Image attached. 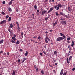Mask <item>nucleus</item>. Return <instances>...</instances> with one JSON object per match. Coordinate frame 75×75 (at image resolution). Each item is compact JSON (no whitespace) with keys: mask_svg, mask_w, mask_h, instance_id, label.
<instances>
[{"mask_svg":"<svg viewBox=\"0 0 75 75\" xmlns=\"http://www.w3.org/2000/svg\"><path fill=\"white\" fill-rule=\"evenodd\" d=\"M2 3H3V4H5V3H6V2L4 1H3L2 2Z\"/></svg>","mask_w":75,"mask_h":75,"instance_id":"obj_41","label":"nucleus"},{"mask_svg":"<svg viewBox=\"0 0 75 75\" xmlns=\"http://www.w3.org/2000/svg\"><path fill=\"white\" fill-rule=\"evenodd\" d=\"M67 55H68V56H69V55H70V54L69 53H68L67 54Z\"/></svg>","mask_w":75,"mask_h":75,"instance_id":"obj_59","label":"nucleus"},{"mask_svg":"<svg viewBox=\"0 0 75 75\" xmlns=\"http://www.w3.org/2000/svg\"><path fill=\"white\" fill-rule=\"evenodd\" d=\"M19 43H20V41L18 40H17L16 41V44H19Z\"/></svg>","mask_w":75,"mask_h":75,"instance_id":"obj_19","label":"nucleus"},{"mask_svg":"<svg viewBox=\"0 0 75 75\" xmlns=\"http://www.w3.org/2000/svg\"><path fill=\"white\" fill-rule=\"evenodd\" d=\"M57 64H58L57 63H55V65H57Z\"/></svg>","mask_w":75,"mask_h":75,"instance_id":"obj_60","label":"nucleus"},{"mask_svg":"<svg viewBox=\"0 0 75 75\" xmlns=\"http://www.w3.org/2000/svg\"><path fill=\"white\" fill-rule=\"evenodd\" d=\"M6 54H6V52H4V55H6Z\"/></svg>","mask_w":75,"mask_h":75,"instance_id":"obj_46","label":"nucleus"},{"mask_svg":"<svg viewBox=\"0 0 75 75\" xmlns=\"http://www.w3.org/2000/svg\"><path fill=\"white\" fill-rule=\"evenodd\" d=\"M72 44H74V41H72Z\"/></svg>","mask_w":75,"mask_h":75,"instance_id":"obj_64","label":"nucleus"},{"mask_svg":"<svg viewBox=\"0 0 75 75\" xmlns=\"http://www.w3.org/2000/svg\"><path fill=\"white\" fill-rule=\"evenodd\" d=\"M64 72V70H63V69H62L61 71V72L60 73V75H62V74H63V72Z\"/></svg>","mask_w":75,"mask_h":75,"instance_id":"obj_11","label":"nucleus"},{"mask_svg":"<svg viewBox=\"0 0 75 75\" xmlns=\"http://www.w3.org/2000/svg\"><path fill=\"white\" fill-rule=\"evenodd\" d=\"M9 17V16L8 15H7L6 16V19L8 18Z\"/></svg>","mask_w":75,"mask_h":75,"instance_id":"obj_37","label":"nucleus"},{"mask_svg":"<svg viewBox=\"0 0 75 75\" xmlns=\"http://www.w3.org/2000/svg\"><path fill=\"white\" fill-rule=\"evenodd\" d=\"M20 62V60L19 59L18 60V62Z\"/></svg>","mask_w":75,"mask_h":75,"instance_id":"obj_50","label":"nucleus"},{"mask_svg":"<svg viewBox=\"0 0 75 75\" xmlns=\"http://www.w3.org/2000/svg\"><path fill=\"white\" fill-rule=\"evenodd\" d=\"M20 51H21V52H22V51H23V50L21 49H20Z\"/></svg>","mask_w":75,"mask_h":75,"instance_id":"obj_54","label":"nucleus"},{"mask_svg":"<svg viewBox=\"0 0 75 75\" xmlns=\"http://www.w3.org/2000/svg\"><path fill=\"white\" fill-rule=\"evenodd\" d=\"M4 42V40H1V41H0V44H2V43H3V42Z\"/></svg>","mask_w":75,"mask_h":75,"instance_id":"obj_15","label":"nucleus"},{"mask_svg":"<svg viewBox=\"0 0 75 75\" xmlns=\"http://www.w3.org/2000/svg\"><path fill=\"white\" fill-rule=\"evenodd\" d=\"M16 24L17 25V26L19 25V24H18V23L17 22H16Z\"/></svg>","mask_w":75,"mask_h":75,"instance_id":"obj_40","label":"nucleus"},{"mask_svg":"<svg viewBox=\"0 0 75 75\" xmlns=\"http://www.w3.org/2000/svg\"><path fill=\"white\" fill-rule=\"evenodd\" d=\"M11 42H12V43H13V44H15V43H16V42L14 41L13 40H11Z\"/></svg>","mask_w":75,"mask_h":75,"instance_id":"obj_27","label":"nucleus"},{"mask_svg":"<svg viewBox=\"0 0 75 75\" xmlns=\"http://www.w3.org/2000/svg\"><path fill=\"white\" fill-rule=\"evenodd\" d=\"M67 42H68V44H69L70 43V42H69V41L68 40L67 41Z\"/></svg>","mask_w":75,"mask_h":75,"instance_id":"obj_56","label":"nucleus"},{"mask_svg":"<svg viewBox=\"0 0 75 75\" xmlns=\"http://www.w3.org/2000/svg\"><path fill=\"white\" fill-rule=\"evenodd\" d=\"M43 53H44V54H45V55H47V53H46V52H44V51L43 52Z\"/></svg>","mask_w":75,"mask_h":75,"instance_id":"obj_44","label":"nucleus"},{"mask_svg":"<svg viewBox=\"0 0 75 75\" xmlns=\"http://www.w3.org/2000/svg\"><path fill=\"white\" fill-rule=\"evenodd\" d=\"M12 74L15 75V71L14 70H13L12 73Z\"/></svg>","mask_w":75,"mask_h":75,"instance_id":"obj_24","label":"nucleus"},{"mask_svg":"<svg viewBox=\"0 0 75 75\" xmlns=\"http://www.w3.org/2000/svg\"><path fill=\"white\" fill-rule=\"evenodd\" d=\"M13 37H16V35H13Z\"/></svg>","mask_w":75,"mask_h":75,"instance_id":"obj_57","label":"nucleus"},{"mask_svg":"<svg viewBox=\"0 0 75 75\" xmlns=\"http://www.w3.org/2000/svg\"><path fill=\"white\" fill-rule=\"evenodd\" d=\"M41 73L42 74V75H44V71H41Z\"/></svg>","mask_w":75,"mask_h":75,"instance_id":"obj_33","label":"nucleus"},{"mask_svg":"<svg viewBox=\"0 0 75 75\" xmlns=\"http://www.w3.org/2000/svg\"><path fill=\"white\" fill-rule=\"evenodd\" d=\"M74 44H72L71 45V46L72 47H74Z\"/></svg>","mask_w":75,"mask_h":75,"instance_id":"obj_43","label":"nucleus"},{"mask_svg":"<svg viewBox=\"0 0 75 75\" xmlns=\"http://www.w3.org/2000/svg\"><path fill=\"white\" fill-rule=\"evenodd\" d=\"M48 40L49 41H50V38H48V37L46 36L45 39V41L46 43H48V40Z\"/></svg>","mask_w":75,"mask_h":75,"instance_id":"obj_3","label":"nucleus"},{"mask_svg":"<svg viewBox=\"0 0 75 75\" xmlns=\"http://www.w3.org/2000/svg\"><path fill=\"white\" fill-rule=\"evenodd\" d=\"M48 0H45V3H46V2H47V1H48Z\"/></svg>","mask_w":75,"mask_h":75,"instance_id":"obj_62","label":"nucleus"},{"mask_svg":"<svg viewBox=\"0 0 75 75\" xmlns=\"http://www.w3.org/2000/svg\"><path fill=\"white\" fill-rule=\"evenodd\" d=\"M68 10L69 11H72V9H71V8H70V7L68 6Z\"/></svg>","mask_w":75,"mask_h":75,"instance_id":"obj_10","label":"nucleus"},{"mask_svg":"<svg viewBox=\"0 0 75 75\" xmlns=\"http://www.w3.org/2000/svg\"><path fill=\"white\" fill-rule=\"evenodd\" d=\"M54 10V8L53 7L51 8H50V9L49 11H48V13H50V12H51V11H52V10Z\"/></svg>","mask_w":75,"mask_h":75,"instance_id":"obj_6","label":"nucleus"},{"mask_svg":"<svg viewBox=\"0 0 75 75\" xmlns=\"http://www.w3.org/2000/svg\"><path fill=\"white\" fill-rule=\"evenodd\" d=\"M49 66H50V67H51V68H52V67H53V66L52 65H49Z\"/></svg>","mask_w":75,"mask_h":75,"instance_id":"obj_52","label":"nucleus"},{"mask_svg":"<svg viewBox=\"0 0 75 75\" xmlns=\"http://www.w3.org/2000/svg\"><path fill=\"white\" fill-rule=\"evenodd\" d=\"M13 25H12V24H10V27H11V28H13Z\"/></svg>","mask_w":75,"mask_h":75,"instance_id":"obj_20","label":"nucleus"},{"mask_svg":"<svg viewBox=\"0 0 75 75\" xmlns=\"http://www.w3.org/2000/svg\"><path fill=\"white\" fill-rule=\"evenodd\" d=\"M67 72L66 71L65 73L64 72L63 73V75H67Z\"/></svg>","mask_w":75,"mask_h":75,"instance_id":"obj_29","label":"nucleus"},{"mask_svg":"<svg viewBox=\"0 0 75 75\" xmlns=\"http://www.w3.org/2000/svg\"><path fill=\"white\" fill-rule=\"evenodd\" d=\"M7 54L8 56L9 55H10V53H9V52H7Z\"/></svg>","mask_w":75,"mask_h":75,"instance_id":"obj_49","label":"nucleus"},{"mask_svg":"<svg viewBox=\"0 0 75 75\" xmlns=\"http://www.w3.org/2000/svg\"><path fill=\"white\" fill-rule=\"evenodd\" d=\"M18 26L17 29L18 30H20V26L18 25V26Z\"/></svg>","mask_w":75,"mask_h":75,"instance_id":"obj_32","label":"nucleus"},{"mask_svg":"<svg viewBox=\"0 0 75 75\" xmlns=\"http://www.w3.org/2000/svg\"><path fill=\"white\" fill-rule=\"evenodd\" d=\"M8 31L10 32V33H11V30H10V29H9L8 30Z\"/></svg>","mask_w":75,"mask_h":75,"instance_id":"obj_48","label":"nucleus"},{"mask_svg":"<svg viewBox=\"0 0 75 75\" xmlns=\"http://www.w3.org/2000/svg\"><path fill=\"white\" fill-rule=\"evenodd\" d=\"M57 51H54V55H56V54H57Z\"/></svg>","mask_w":75,"mask_h":75,"instance_id":"obj_26","label":"nucleus"},{"mask_svg":"<svg viewBox=\"0 0 75 75\" xmlns=\"http://www.w3.org/2000/svg\"><path fill=\"white\" fill-rule=\"evenodd\" d=\"M39 11H40V10H39L38 9L37 10V13H39Z\"/></svg>","mask_w":75,"mask_h":75,"instance_id":"obj_51","label":"nucleus"},{"mask_svg":"<svg viewBox=\"0 0 75 75\" xmlns=\"http://www.w3.org/2000/svg\"><path fill=\"white\" fill-rule=\"evenodd\" d=\"M64 38L63 37H59L57 38V41H61L64 40Z\"/></svg>","mask_w":75,"mask_h":75,"instance_id":"obj_1","label":"nucleus"},{"mask_svg":"<svg viewBox=\"0 0 75 75\" xmlns=\"http://www.w3.org/2000/svg\"><path fill=\"white\" fill-rule=\"evenodd\" d=\"M54 8H57V5H54Z\"/></svg>","mask_w":75,"mask_h":75,"instance_id":"obj_39","label":"nucleus"},{"mask_svg":"<svg viewBox=\"0 0 75 75\" xmlns=\"http://www.w3.org/2000/svg\"><path fill=\"white\" fill-rule=\"evenodd\" d=\"M3 51H0V54H2V53H3Z\"/></svg>","mask_w":75,"mask_h":75,"instance_id":"obj_45","label":"nucleus"},{"mask_svg":"<svg viewBox=\"0 0 75 75\" xmlns=\"http://www.w3.org/2000/svg\"><path fill=\"white\" fill-rule=\"evenodd\" d=\"M27 55H28V52L26 51V53L25 54V56H27Z\"/></svg>","mask_w":75,"mask_h":75,"instance_id":"obj_31","label":"nucleus"},{"mask_svg":"<svg viewBox=\"0 0 75 75\" xmlns=\"http://www.w3.org/2000/svg\"><path fill=\"white\" fill-rule=\"evenodd\" d=\"M23 34H24V33H23V32H22L21 33V35L22 36V38H23Z\"/></svg>","mask_w":75,"mask_h":75,"instance_id":"obj_25","label":"nucleus"},{"mask_svg":"<svg viewBox=\"0 0 75 75\" xmlns=\"http://www.w3.org/2000/svg\"><path fill=\"white\" fill-rule=\"evenodd\" d=\"M42 38V37L41 36H39L38 38V39L39 40H41Z\"/></svg>","mask_w":75,"mask_h":75,"instance_id":"obj_13","label":"nucleus"},{"mask_svg":"<svg viewBox=\"0 0 75 75\" xmlns=\"http://www.w3.org/2000/svg\"><path fill=\"white\" fill-rule=\"evenodd\" d=\"M12 39L13 41H16V39L15 37H12Z\"/></svg>","mask_w":75,"mask_h":75,"instance_id":"obj_14","label":"nucleus"},{"mask_svg":"<svg viewBox=\"0 0 75 75\" xmlns=\"http://www.w3.org/2000/svg\"><path fill=\"white\" fill-rule=\"evenodd\" d=\"M47 12L46 11L44 10L42 11V15H44V14H45L46 13H47Z\"/></svg>","mask_w":75,"mask_h":75,"instance_id":"obj_5","label":"nucleus"},{"mask_svg":"<svg viewBox=\"0 0 75 75\" xmlns=\"http://www.w3.org/2000/svg\"><path fill=\"white\" fill-rule=\"evenodd\" d=\"M57 7L56 8L57 10H58L59 9V7H62V5H61V4H59L57 5Z\"/></svg>","mask_w":75,"mask_h":75,"instance_id":"obj_2","label":"nucleus"},{"mask_svg":"<svg viewBox=\"0 0 75 75\" xmlns=\"http://www.w3.org/2000/svg\"><path fill=\"white\" fill-rule=\"evenodd\" d=\"M58 23V22L56 21L54 23H53V26H55V25H56L57 24V23Z\"/></svg>","mask_w":75,"mask_h":75,"instance_id":"obj_9","label":"nucleus"},{"mask_svg":"<svg viewBox=\"0 0 75 75\" xmlns=\"http://www.w3.org/2000/svg\"><path fill=\"white\" fill-rule=\"evenodd\" d=\"M48 18H49V17L46 18H45V20L46 21H47Z\"/></svg>","mask_w":75,"mask_h":75,"instance_id":"obj_21","label":"nucleus"},{"mask_svg":"<svg viewBox=\"0 0 75 75\" xmlns=\"http://www.w3.org/2000/svg\"><path fill=\"white\" fill-rule=\"evenodd\" d=\"M13 2H12L11 1H10L9 3V5H10L12 4V3Z\"/></svg>","mask_w":75,"mask_h":75,"instance_id":"obj_23","label":"nucleus"},{"mask_svg":"<svg viewBox=\"0 0 75 75\" xmlns=\"http://www.w3.org/2000/svg\"><path fill=\"white\" fill-rule=\"evenodd\" d=\"M72 58V56H71L69 58V61L71 60V59Z\"/></svg>","mask_w":75,"mask_h":75,"instance_id":"obj_28","label":"nucleus"},{"mask_svg":"<svg viewBox=\"0 0 75 75\" xmlns=\"http://www.w3.org/2000/svg\"><path fill=\"white\" fill-rule=\"evenodd\" d=\"M61 23L62 25H64V24L65 25L66 24V21H62Z\"/></svg>","mask_w":75,"mask_h":75,"instance_id":"obj_4","label":"nucleus"},{"mask_svg":"<svg viewBox=\"0 0 75 75\" xmlns=\"http://www.w3.org/2000/svg\"><path fill=\"white\" fill-rule=\"evenodd\" d=\"M56 15L57 16H59V14H58V13L56 12L55 13Z\"/></svg>","mask_w":75,"mask_h":75,"instance_id":"obj_18","label":"nucleus"},{"mask_svg":"<svg viewBox=\"0 0 75 75\" xmlns=\"http://www.w3.org/2000/svg\"><path fill=\"white\" fill-rule=\"evenodd\" d=\"M75 67H74L72 69V71H75Z\"/></svg>","mask_w":75,"mask_h":75,"instance_id":"obj_42","label":"nucleus"},{"mask_svg":"<svg viewBox=\"0 0 75 75\" xmlns=\"http://www.w3.org/2000/svg\"><path fill=\"white\" fill-rule=\"evenodd\" d=\"M36 71V72H38V68L37 67Z\"/></svg>","mask_w":75,"mask_h":75,"instance_id":"obj_38","label":"nucleus"},{"mask_svg":"<svg viewBox=\"0 0 75 75\" xmlns=\"http://www.w3.org/2000/svg\"><path fill=\"white\" fill-rule=\"evenodd\" d=\"M67 40H68V41H69V40H71V38H67Z\"/></svg>","mask_w":75,"mask_h":75,"instance_id":"obj_36","label":"nucleus"},{"mask_svg":"<svg viewBox=\"0 0 75 75\" xmlns=\"http://www.w3.org/2000/svg\"><path fill=\"white\" fill-rule=\"evenodd\" d=\"M60 14H61V15H62V16H64V15H64V13H62V12H60Z\"/></svg>","mask_w":75,"mask_h":75,"instance_id":"obj_30","label":"nucleus"},{"mask_svg":"<svg viewBox=\"0 0 75 75\" xmlns=\"http://www.w3.org/2000/svg\"><path fill=\"white\" fill-rule=\"evenodd\" d=\"M33 38H37V36H34L33 37Z\"/></svg>","mask_w":75,"mask_h":75,"instance_id":"obj_63","label":"nucleus"},{"mask_svg":"<svg viewBox=\"0 0 75 75\" xmlns=\"http://www.w3.org/2000/svg\"><path fill=\"white\" fill-rule=\"evenodd\" d=\"M23 60L22 61V63H23L24 62V61L26 60V58H25V57H24V58H23Z\"/></svg>","mask_w":75,"mask_h":75,"instance_id":"obj_12","label":"nucleus"},{"mask_svg":"<svg viewBox=\"0 0 75 75\" xmlns=\"http://www.w3.org/2000/svg\"><path fill=\"white\" fill-rule=\"evenodd\" d=\"M35 9H37V5H35L34 6Z\"/></svg>","mask_w":75,"mask_h":75,"instance_id":"obj_35","label":"nucleus"},{"mask_svg":"<svg viewBox=\"0 0 75 75\" xmlns=\"http://www.w3.org/2000/svg\"><path fill=\"white\" fill-rule=\"evenodd\" d=\"M2 14H3V15H5V13L4 12H2Z\"/></svg>","mask_w":75,"mask_h":75,"instance_id":"obj_34","label":"nucleus"},{"mask_svg":"<svg viewBox=\"0 0 75 75\" xmlns=\"http://www.w3.org/2000/svg\"><path fill=\"white\" fill-rule=\"evenodd\" d=\"M46 47H47V45H45V46H44V48H46Z\"/></svg>","mask_w":75,"mask_h":75,"instance_id":"obj_47","label":"nucleus"},{"mask_svg":"<svg viewBox=\"0 0 75 75\" xmlns=\"http://www.w3.org/2000/svg\"><path fill=\"white\" fill-rule=\"evenodd\" d=\"M65 17H66V18H68V16H67V15H65Z\"/></svg>","mask_w":75,"mask_h":75,"instance_id":"obj_53","label":"nucleus"},{"mask_svg":"<svg viewBox=\"0 0 75 75\" xmlns=\"http://www.w3.org/2000/svg\"><path fill=\"white\" fill-rule=\"evenodd\" d=\"M60 35H61V36L62 37L63 36V38H66V36H65V35H64V34H62V33H60Z\"/></svg>","mask_w":75,"mask_h":75,"instance_id":"obj_8","label":"nucleus"},{"mask_svg":"<svg viewBox=\"0 0 75 75\" xmlns=\"http://www.w3.org/2000/svg\"><path fill=\"white\" fill-rule=\"evenodd\" d=\"M40 55H41V56H42V53H40Z\"/></svg>","mask_w":75,"mask_h":75,"instance_id":"obj_55","label":"nucleus"},{"mask_svg":"<svg viewBox=\"0 0 75 75\" xmlns=\"http://www.w3.org/2000/svg\"><path fill=\"white\" fill-rule=\"evenodd\" d=\"M11 17H10L8 19V21L9 22L11 21Z\"/></svg>","mask_w":75,"mask_h":75,"instance_id":"obj_16","label":"nucleus"},{"mask_svg":"<svg viewBox=\"0 0 75 75\" xmlns=\"http://www.w3.org/2000/svg\"><path fill=\"white\" fill-rule=\"evenodd\" d=\"M8 10H9V11H11L12 10H11V8H8Z\"/></svg>","mask_w":75,"mask_h":75,"instance_id":"obj_22","label":"nucleus"},{"mask_svg":"<svg viewBox=\"0 0 75 75\" xmlns=\"http://www.w3.org/2000/svg\"><path fill=\"white\" fill-rule=\"evenodd\" d=\"M67 63H68V64H69V59L68 58H67Z\"/></svg>","mask_w":75,"mask_h":75,"instance_id":"obj_17","label":"nucleus"},{"mask_svg":"<svg viewBox=\"0 0 75 75\" xmlns=\"http://www.w3.org/2000/svg\"><path fill=\"white\" fill-rule=\"evenodd\" d=\"M60 20H61L62 21H63V20H64V19H63V18H61L60 19Z\"/></svg>","mask_w":75,"mask_h":75,"instance_id":"obj_58","label":"nucleus"},{"mask_svg":"<svg viewBox=\"0 0 75 75\" xmlns=\"http://www.w3.org/2000/svg\"><path fill=\"white\" fill-rule=\"evenodd\" d=\"M54 61V62H56V61H57V60H53Z\"/></svg>","mask_w":75,"mask_h":75,"instance_id":"obj_61","label":"nucleus"},{"mask_svg":"<svg viewBox=\"0 0 75 75\" xmlns=\"http://www.w3.org/2000/svg\"><path fill=\"white\" fill-rule=\"evenodd\" d=\"M3 23H5V24H6V20H3L2 21H1L0 23L1 24H3Z\"/></svg>","mask_w":75,"mask_h":75,"instance_id":"obj_7","label":"nucleus"}]
</instances>
